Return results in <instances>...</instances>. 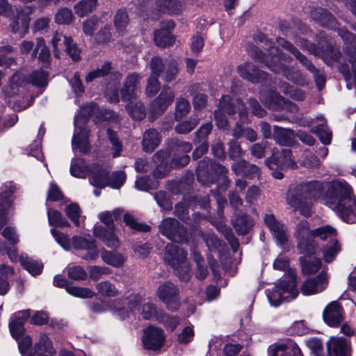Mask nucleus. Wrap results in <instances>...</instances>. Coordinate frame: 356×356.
<instances>
[{"label": "nucleus", "instance_id": "7ed1b4c3", "mask_svg": "<svg viewBox=\"0 0 356 356\" xmlns=\"http://www.w3.org/2000/svg\"><path fill=\"white\" fill-rule=\"evenodd\" d=\"M333 234L334 227L331 225L321 226L311 230L309 222L307 220H301L296 227L294 236L299 252L311 254L318 248L315 238L319 237L325 241Z\"/></svg>", "mask_w": 356, "mask_h": 356}, {"label": "nucleus", "instance_id": "4c0bfd02", "mask_svg": "<svg viewBox=\"0 0 356 356\" xmlns=\"http://www.w3.org/2000/svg\"><path fill=\"white\" fill-rule=\"evenodd\" d=\"M47 217L49 225L55 229L70 227V222L58 210L48 209Z\"/></svg>", "mask_w": 356, "mask_h": 356}, {"label": "nucleus", "instance_id": "c85d7f7f", "mask_svg": "<svg viewBox=\"0 0 356 356\" xmlns=\"http://www.w3.org/2000/svg\"><path fill=\"white\" fill-rule=\"evenodd\" d=\"M166 26L162 27L160 30H157L154 32V42L156 46L159 47H166L173 44L175 39L170 32V29H172L175 26V24L172 21L170 20L167 22Z\"/></svg>", "mask_w": 356, "mask_h": 356}, {"label": "nucleus", "instance_id": "8fccbe9b", "mask_svg": "<svg viewBox=\"0 0 356 356\" xmlns=\"http://www.w3.org/2000/svg\"><path fill=\"white\" fill-rule=\"evenodd\" d=\"M191 110L189 101L182 97H177L175 102V118L176 120H180L186 116Z\"/></svg>", "mask_w": 356, "mask_h": 356}, {"label": "nucleus", "instance_id": "4be33fe9", "mask_svg": "<svg viewBox=\"0 0 356 356\" xmlns=\"http://www.w3.org/2000/svg\"><path fill=\"white\" fill-rule=\"evenodd\" d=\"M231 223L238 236H245L248 234L254 225L252 218L241 211L233 215Z\"/></svg>", "mask_w": 356, "mask_h": 356}, {"label": "nucleus", "instance_id": "4468645a", "mask_svg": "<svg viewBox=\"0 0 356 356\" xmlns=\"http://www.w3.org/2000/svg\"><path fill=\"white\" fill-rule=\"evenodd\" d=\"M175 99V92L168 86H164L160 94L152 102L150 113L154 117L163 114Z\"/></svg>", "mask_w": 356, "mask_h": 356}, {"label": "nucleus", "instance_id": "6ab92c4d", "mask_svg": "<svg viewBox=\"0 0 356 356\" xmlns=\"http://www.w3.org/2000/svg\"><path fill=\"white\" fill-rule=\"evenodd\" d=\"M227 113L229 115L235 113V110L232 104V99L229 95L222 96L220 101L219 108L215 111L216 124L219 129H226L228 126V120L225 115Z\"/></svg>", "mask_w": 356, "mask_h": 356}, {"label": "nucleus", "instance_id": "412c9836", "mask_svg": "<svg viewBox=\"0 0 356 356\" xmlns=\"http://www.w3.org/2000/svg\"><path fill=\"white\" fill-rule=\"evenodd\" d=\"M316 250L311 254L300 252L302 256L300 257L299 262L301 272L303 275L316 274L322 267L321 259L315 256Z\"/></svg>", "mask_w": 356, "mask_h": 356}, {"label": "nucleus", "instance_id": "9b49d317", "mask_svg": "<svg viewBox=\"0 0 356 356\" xmlns=\"http://www.w3.org/2000/svg\"><path fill=\"white\" fill-rule=\"evenodd\" d=\"M295 157H266V165L272 170V176L277 179L284 177L283 170L296 169L298 165Z\"/></svg>", "mask_w": 356, "mask_h": 356}, {"label": "nucleus", "instance_id": "2eb2a0df", "mask_svg": "<svg viewBox=\"0 0 356 356\" xmlns=\"http://www.w3.org/2000/svg\"><path fill=\"white\" fill-rule=\"evenodd\" d=\"M31 315L30 309L19 310L13 314L8 327L12 337L18 341L26 334L25 324Z\"/></svg>", "mask_w": 356, "mask_h": 356}, {"label": "nucleus", "instance_id": "603ef678", "mask_svg": "<svg viewBox=\"0 0 356 356\" xmlns=\"http://www.w3.org/2000/svg\"><path fill=\"white\" fill-rule=\"evenodd\" d=\"M48 74L44 70H36L27 76L26 81L37 87H44L47 84Z\"/></svg>", "mask_w": 356, "mask_h": 356}, {"label": "nucleus", "instance_id": "20e7f679", "mask_svg": "<svg viewBox=\"0 0 356 356\" xmlns=\"http://www.w3.org/2000/svg\"><path fill=\"white\" fill-rule=\"evenodd\" d=\"M100 108L95 103H90L83 106L80 110V117L74 119L75 131L72 139V147L74 154H86L90 149L88 140L89 130L84 125L81 124L83 118L86 121L89 118H93L97 123Z\"/></svg>", "mask_w": 356, "mask_h": 356}, {"label": "nucleus", "instance_id": "69168bd1", "mask_svg": "<svg viewBox=\"0 0 356 356\" xmlns=\"http://www.w3.org/2000/svg\"><path fill=\"white\" fill-rule=\"evenodd\" d=\"M312 17L317 20L323 26H328L332 19V15L327 10L322 8H315L312 12Z\"/></svg>", "mask_w": 356, "mask_h": 356}, {"label": "nucleus", "instance_id": "a878e982", "mask_svg": "<svg viewBox=\"0 0 356 356\" xmlns=\"http://www.w3.org/2000/svg\"><path fill=\"white\" fill-rule=\"evenodd\" d=\"M140 79L141 77L137 73L130 74L126 77L120 91L122 101H131L136 97V88Z\"/></svg>", "mask_w": 356, "mask_h": 356}, {"label": "nucleus", "instance_id": "bf43d9fd", "mask_svg": "<svg viewBox=\"0 0 356 356\" xmlns=\"http://www.w3.org/2000/svg\"><path fill=\"white\" fill-rule=\"evenodd\" d=\"M185 200L188 201V204L192 205V207H199L204 210H207L210 208V198L208 195L203 197L195 195H185Z\"/></svg>", "mask_w": 356, "mask_h": 356}, {"label": "nucleus", "instance_id": "473e14b6", "mask_svg": "<svg viewBox=\"0 0 356 356\" xmlns=\"http://www.w3.org/2000/svg\"><path fill=\"white\" fill-rule=\"evenodd\" d=\"M55 354L56 350L52 346L51 341L46 337L35 344L33 350L28 356H54Z\"/></svg>", "mask_w": 356, "mask_h": 356}, {"label": "nucleus", "instance_id": "f704fd0d", "mask_svg": "<svg viewBox=\"0 0 356 356\" xmlns=\"http://www.w3.org/2000/svg\"><path fill=\"white\" fill-rule=\"evenodd\" d=\"M317 120L320 122L315 127H313L311 129V131L316 134L320 140L325 145H328L331 143L332 133L331 131L327 130L326 126V121L323 118V116H320L317 118Z\"/></svg>", "mask_w": 356, "mask_h": 356}, {"label": "nucleus", "instance_id": "ddd939ff", "mask_svg": "<svg viewBox=\"0 0 356 356\" xmlns=\"http://www.w3.org/2000/svg\"><path fill=\"white\" fill-rule=\"evenodd\" d=\"M327 284V273L325 270H321L315 277L307 278L302 283L300 290L303 296H312L323 291Z\"/></svg>", "mask_w": 356, "mask_h": 356}, {"label": "nucleus", "instance_id": "b1692460", "mask_svg": "<svg viewBox=\"0 0 356 356\" xmlns=\"http://www.w3.org/2000/svg\"><path fill=\"white\" fill-rule=\"evenodd\" d=\"M187 254V252L177 245L168 243L165 246V259L172 267L184 263Z\"/></svg>", "mask_w": 356, "mask_h": 356}, {"label": "nucleus", "instance_id": "2f4dec72", "mask_svg": "<svg viewBox=\"0 0 356 356\" xmlns=\"http://www.w3.org/2000/svg\"><path fill=\"white\" fill-rule=\"evenodd\" d=\"M273 138L281 146L290 147L294 140V132L290 129H284L278 126L273 127Z\"/></svg>", "mask_w": 356, "mask_h": 356}, {"label": "nucleus", "instance_id": "cd10ccee", "mask_svg": "<svg viewBox=\"0 0 356 356\" xmlns=\"http://www.w3.org/2000/svg\"><path fill=\"white\" fill-rule=\"evenodd\" d=\"M259 98L266 106L273 110H281L284 106L286 99L278 92L272 90L261 92Z\"/></svg>", "mask_w": 356, "mask_h": 356}, {"label": "nucleus", "instance_id": "49530a36", "mask_svg": "<svg viewBox=\"0 0 356 356\" xmlns=\"http://www.w3.org/2000/svg\"><path fill=\"white\" fill-rule=\"evenodd\" d=\"M126 109L131 117L134 120H140L146 116L145 107L140 102H130L126 106Z\"/></svg>", "mask_w": 356, "mask_h": 356}, {"label": "nucleus", "instance_id": "a211bd4d", "mask_svg": "<svg viewBox=\"0 0 356 356\" xmlns=\"http://www.w3.org/2000/svg\"><path fill=\"white\" fill-rule=\"evenodd\" d=\"M265 225L272 232L273 237L280 245H284L288 242L285 225L276 219L274 214H266L264 218Z\"/></svg>", "mask_w": 356, "mask_h": 356}, {"label": "nucleus", "instance_id": "aec40b11", "mask_svg": "<svg viewBox=\"0 0 356 356\" xmlns=\"http://www.w3.org/2000/svg\"><path fill=\"white\" fill-rule=\"evenodd\" d=\"M16 186L13 182L5 186V190L0 193V232L8 222V211L10 205V199L15 193Z\"/></svg>", "mask_w": 356, "mask_h": 356}, {"label": "nucleus", "instance_id": "79ce46f5", "mask_svg": "<svg viewBox=\"0 0 356 356\" xmlns=\"http://www.w3.org/2000/svg\"><path fill=\"white\" fill-rule=\"evenodd\" d=\"M129 23L128 13L125 8L118 9L113 17V24L116 31L123 33Z\"/></svg>", "mask_w": 356, "mask_h": 356}, {"label": "nucleus", "instance_id": "9d476101", "mask_svg": "<svg viewBox=\"0 0 356 356\" xmlns=\"http://www.w3.org/2000/svg\"><path fill=\"white\" fill-rule=\"evenodd\" d=\"M166 337L163 329L149 325L143 330L141 338L142 345L145 350L159 351L165 345Z\"/></svg>", "mask_w": 356, "mask_h": 356}, {"label": "nucleus", "instance_id": "de8ad7c7", "mask_svg": "<svg viewBox=\"0 0 356 356\" xmlns=\"http://www.w3.org/2000/svg\"><path fill=\"white\" fill-rule=\"evenodd\" d=\"M335 356H351V343L343 337H335Z\"/></svg>", "mask_w": 356, "mask_h": 356}, {"label": "nucleus", "instance_id": "c03bdc74", "mask_svg": "<svg viewBox=\"0 0 356 356\" xmlns=\"http://www.w3.org/2000/svg\"><path fill=\"white\" fill-rule=\"evenodd\" d=\"M30 19L28 16L13 19L10 24L12 32L18 35L19 38L25 35L29 31Z\"/></svg>", "mask_w": 356, "mask_h": 356}, {"label": "nucleus", "instance_id": "f257e3e1", "mask_svg": "<svg viewBox=\"0 0 356 356\" xmlns=\"http://www.w3.org/2000/svg\"><path fill=\"white\" fill-rule=\"evenodd\" d=\"M321 199L334 210V179L328 184L318 180L302 182L294 188L289 198V204L300 214L312 216V200Z\"/></svg>", "mask_w": 356, "mask_h": 356}, {"label": "nucleus", "instance_id": "864d4df0", "mask_svg": "<svg viewBox=\"0 0 356 356\" xmlns=\"http://www.w3.org/2000/svg\"><path fill=\"white\" fill-rule=\"evenodd\" d=\"M97 5V0H81L74 7L76 15L83 17L90 13Z\"/></svg>", "mask_w": 356, "mask_h": 356}, {"label": "nucleus", "instance_id": "58836bf2", "mask_svg": "<svg viewBox=\"0 0 356 356\" xmlns=\"http://www.w3.org/2000/svg\"><path fill=\"white\" fill-rule=\"evenodd\" d=\"M112 69V63L110 61H106L101 66L89 72L85 81L86 83H90L97 79L104 77L111 72Z\"/></svg>", "mask_w": 356, "mask_h": 356}, {"label": "nucleus", "instance_id": "c9c22d12", "mask_svg": "<svg viewBox=\"0 0 356 356\" xmlns=\"http://www.w3.org/2000/svg\"><path fill=\"white\" fill-rule=\"evenodd\" d=\"M170 157H155V165L153 168V176L155 179H163L171 171L169 163Z\"/></svg>", "mask_w": 356, "mask_h": 356}, {"label": "nucleus", "instance_id": "13d9d810", "mask_svg": "<svg viewBox=\"0 0 356 356\" xmlns=\"http://www.w3.org/2000/svg\"><path fill=\"white\" fill-rule=\"evenodd\" d=\"M136 188L142 191H149V190L156 189L159 184L154 181L149 175H144L136 180Z\"/></svg>", "mask_w": 356, "mask_h": 356}, {"label": "nucleus", "instance_id": "bb28decb", "mask_svg": "<svg viewBox=\"0 0 356 356\" xmlns=\"http://www.w3.org/2000/svg\"><path fill=\"white\" fill-rule=\"evenodd\" d=\"M356 197L351 185L343 179H335V204Z\"/></svg>", "mask_w": 356, "mask_h": 356}, {"label": "nucleus", "instance_id": "052dcab7", "mask_svg": "<svg viewBox=\"0 0 356 356\" xmlns=\"http://www.w3.org/2000/svg\"><path fill=\"white\" fill-rule=\"evenodd\" d=\"M161 311L162 309H158L154 303L147 302L143 305L140 314L144 320L156 319L157 321L159 312Z\"/></svg>", "mask_w": 356, "mask_h": 356}, {"label": "nucleus", "instance_id": "0e129e2a", "mask_svg": "<svg viewBox=\"0 0 356 356\" xmlns=\"http://www.w3.org/2000/svg\"><path fill=\"white\" fill-rule=\"evenodd\" d=\"M74 20V17L72 10L67 8L59 9L55 15V22L58 24L68 25Z\"/></svg>", "mask_w": 356, "mask_h": 356}, {"label": "nucleus", "instance_id": "393cba45", "mask_svg": "<svg viewBox=\"0 0 356 356\" xmlns=\"http://www.w3.org/2000/svg\"><path fill=\"white\" fill-rule=\"evenodd\" d=\"M296 275L293 271H289L276 284V288L282 293H288L293 298H296L299 291L296 289Z\"/></svg>", "mask_w": 356, "mask_h": 356}, {"label": "nucleus", "instance_id": "423d86ee", "mask_svg": "<svg viewBox=\"0 0 356 356\" xmlns=\"http://www.w3.org/2000/svg\"><path fill=\"white\" fill-rule=\"evenodd\" d=\"M99 218L104 226L95 225L93 235L99 239L106 246L116 250L120 247V240L115 234L116 226L110 211L102 212Z\"/></svg>", "mask_w": 356, "mask_h": 356}, {"label": "nucleus", "instance_id": "0eeeda50", "mask_svg": "<svg viewBox=\"0 0 356 356\" xmlns=\"http://www.w3.org/2000/svg\"><path fill=\"white\" fill-rule=\"evenodd\" d=\"M159 229L163 236L174 243L184 244L188 242L186 227L175 218H167L163 220Z\"/></svg>", "mask_w": 356, "mask_h": 356}, {"label": "nucleus", "instance_id": "dca6fc26", "mask_svg": "<svg viewBox=\"0 0 356 356\" xmlns=\"http://www.w3.org/2000/svg\"><path fill=\"white\" fill-rule=\"evenodd\" d=\"M239 76L252 83H259L267 79L268 74L259 70L253 63L245 62L237 67Z\"/></svg>", "mask_w": 356, "mask_h": 356}, {"label": "nucleus", "instance_id": "3c124183", "mask_svg": "<svg viewBox=\"0 0 356 356\" xmlns=\"http://www.w3.org/2000/svg\"><path fill=\"white\" fill-rule=\"evenodd\" d=\"M199 122L200 119L198 118L191 117L188 120L178 123L175 127V131L178 134H187L193 131Z\"/></svg>", "mask_w": 356, "mask_h": 356}, {"label": "nucleus", "instance_id": "680f3d73", "mask_svg": "<svg viewBox=\"0 0 356 356\" xmlns=\"http://www.w3.org/2000/svg\"><path fill=\"white\" fill-rule=\"evenodd\" d=\"M72 246L75 250H87L95 247L96 241L95 239H88L79 236H74L72 238Z\"/></svg>", "mask_w": 356, "mask_h": 356}, {"label": "nucleus", "instance_id": "ea45409f", "mask_svg": "<svg viewBox=\"0 0 356 356\" xmlns=\"http://www.w3.org/2000/svg\"><path fill=\"white\" fill-rule=\"evenodd\" d=\"M168 154L172 153H188L193 146L189 142L181 140L179 138H172L168 141Z\"/></svg>", "mask_w": 356, "mask_h": 356}, {"label": "nucleus", "instance_id": "6e6552de", "mask_svg": "<svg viewBox=\"0 0 356 356\" xmlns=\"http://www.w3.org/2000/svg\"><path fill=\"white\" fill-rule=\"evenodd\" d=\"M276 41L280 46L291 53L308 71L313 74L318 88L320 90H322L325 79L319 70L305 56L300 53L293 44L288 42L286 39L279 37L276 39Z\"/></svg>", "mask_w": 356, "mask_h": 356}, {"label": "nucleus", "instance_id": "a18cd8bd", "mask_svg": "<svg viewBox=\"0 0 356 356\" xmlns=\"http://www.w3.org/2000/svg\"><path fill=\"white\" fill-rule=\"evenodd\" d=\"M123 221L127 227L137 232L147 233L152 229L151 226L145 222H138L137 220L129 213H125L124 215Z\"/></svg>", "mask_w": 356, "mask_h": 356}, {"label": "nucleus", "instance_id": "338daca9", "mask_svg": "<svg viewBox=\"0 0 356 356\" xmlns=\"http://www.w3.org/2000/svg\"><path fill=\"white\" fill-rule=\"evenodd\" d=\"M96 289L99 293L105 297H115L118 294L115 285L109 281H103L97 284Z\"/></svg>", "mask_w": 356, "mask_h": 356}, {"label": "nucleus", "instance_id": "c756f323", "mask_svg": "<svg viewBox=\"0 0 356 356\" xmlns=\"http://www.w3.org/2000/svg\"><path fill=\"white\" fill-rule=\"evenodd\" d=\"M160 143L158 131L154 129L147 130L143 134L142 141L143 150L146 154L152 153Z\"/></svg>", "mask_w": 356, "mask_h": 356}, {"label": "nucleus", "instance_id": "e2e57ef3", "mask_svg": "<svg viewBox=\"0 0 356 356\" xmlns=\"http://www.w3.org/2000/svg\"><path fill=\"white\" fill-rule=\"evenodd\" d=\"M39 50L40 53L38 56V59L43 63L48 62L50 58V51L49 49L46 47L44 40L42 38H37L36 47L32 53V56L35 57L37 55V52Z\"/></svg>", "mask_w": 356, "mask_h": 356}, {"label": "nucleus", "instance_id": "1a4fd4ad", "mask_svg": "<svg viewBox=\"0 0 356 356\" xmlns=\"http://www.w3.org/2000/svg\"><path fill=\"white\" fill-rule=\"evenodd\" d=\"M179 288L170 281H165L161 284L156 291L159 299L171 312H177L179 309Z\"/></svg>", "mask_w": 356, "mask_h": 356}, {"label": "nucleus", "instance_id": "f03ea898", "mask_svg": "<svg viewBox=\"0 0 356 356\" xmlns=\"http://www.w3.org/2000/svg\"><path fill=\"white\" fill-rule=\"evenodd\" d=\"M272 53H275L271 59L264 58L262 52L257 48H253L250 51V56L259 62L264 63L271 71L282 74L286 79L295 83L302 84L303 78L299 71L295 70L293 67H287L284 62H290L291 58L289 56L282 53L277 48H273Z\"/></svg>", "mask_w": 356, "mask_h": 356}, {"label": "nucleus", "instance_id": "5701e85b", "mask_svg": "<svg viewBox=\"0 0 356 356\" xmlns=\"http://www.w3.org/2000/svg\"><path fill=\"white\" fill-rule=\"evenodd\" d=\"M348 54V59L352 65V72L349 66L346 63H340L338 65L339 72L343 75L344 79L347 82V87L350 88L349 81L353 79L355 88L356 89V48L348 47L346 49Z\"/></svg>", "mask_w": 356, "mask_h": 356}, {"label": "nucleus", "instance_id": "f8f14e48", "mask_svg": "<svg viewBox=\"0 0 356 356\" xmlns=\"http://www.w3.org/2000/svg\"><path fill=\"white\" fill-rule=\"evenodd\" d=\"M110 170L111 166L104 162L97 161L91 163L88 173L90 184L97 188L102 189L106 188Z\"/></svg>", "mask_w": 356, "mask_h": 356}, {"label": "nucleus", "instance_id": "39448f33", "mask_svg": "<svg viewBox=\"0 0 356 356\" xmlns=\"http://www.w3.org/2000/svg\"><path fill=\"white\" fill-rule=\"evenodd\" d=\"M204 157L197 162L195 172L197 180L203 185L216 184L219 191H225L230 183L227 176L228 170L219 163H211Z\"/></svg>", "mask_w": 356, "mask_h": 356}, {"label": "nucleus", "instance_id": "09e8293b", "mask_svg": "<svg viewBox=\"0 0 356 356\" xmlns=\"http://www.w3.org/2000/svg\"><path fill=\"white\" fill-rule=\"evenodd\" d=\"M157 321L162 323L167 330L174 332L179 324V318L177 316L169 315L162 310L161 312H159Z\"/></svg>", "mask_w": 356, "mask_h": 356}, {"label": "nucleus", "instance_id": "f3484780", "mask_svg": "<svg viewBox=\"0 0 356 356\" xmlns=\"http://www.w3.org/2000/svg\"><path fill=\"white\" fill-rule=\"evenodd\" d=\"M335 214L344 222L356 223V197L337 202L335 204Z\"/></svg>", "mask_w": 356, "mask_h": 356}, {"label": "nucleus", "instance_id": "e433bc0d", "mask_svg": "<svg viewBox=\"0 0 356 356\" xmlns=\"http://www.w3.org/2000/svg\"><path fill=\"white\" fill-rule=\"evenodd\" d=\"M156 5L159 10L170 14H178L182 10V0H156Z\"/></svg>", "mask_w": 356, "mask_h": 356}, {"label": "nucleus", "instance_id": "37998d69", "mask_svg": "<svg viewBox=\"0 0 356 356\" xmlns=\"http://www.w3.org/2000/svg\"><path fill=\"white\" fill-rule=\"evenodd\" d=\"M19 261L23 268L33 276L40 275L43 270V264L40 261L33 260L29 257H20Z\"/></svg>", "mask_w": 356, "mask_h": 356}, {"label": "nucleus", "instance_id": "72a5a7b5", "mask_svg": "<svg viewBox=\"0 0 356 356\" xmlns=\"http://www.w3.org/2000/svg\"><path fill=\"white\" fill-rule=\"evenodd\" d=\"M102 261L107 265L115 268L122 266L125 262V258L122 254L116 251H109L102 248L100 250Z\"/></svg>", "mask_w": 356, "mask_h": 356}, {"label": "nucleus", "instance_id": "5fc2aeb1", "mask_svg": "<svg viewBox=\"0 0 356 356\" xmlns=\"http://www.w3.org/2000/svg\"><path fill=\"white\" fill-rule=\"evenodd\" d=\"M155 157H138L134 163L136 172L140 173L147 172L155 165Z\"/></svg>", "mask_w": 356, "mask_h": 356}, {"label": "nucleus", "instance_id": "774afa93", "mask_svg": "<svg viewBox=\"0 0 356 356\" xmlns=\"http://www.w3.org/2000/svg\"><path fill=\"white\" fill-rule=\"evenodd\" d=\"M284 345L286 348L283 350L282 353H281L280 356H303L297 343L291 339H288L284 341Z\"/></svg>", "mask_w": 356, "mask_h": 356}, {"label": "nucleus", "instance_id": "4d7b16f0", "mask_svg": "<svg viewBox=\"0 0 356 356\" xmlns=\"http://www.w3.org/2000/svg\"><path fill=\"white\" fill-rule=\"evenodd\" d=\"M280 88L284 95L295 100L302 101L305 98V93L302 90L296 88L287 83H281Z\"/></svg>", "mask_w": 356, "mask_h": 356}, {"label": "nucleus", "instance_id": "6e6d98bb", "mask_svg": "<svg viewBox=\"0 0 356 356\" xmlns=\"http://www.w3.org/2000/svg\"><path fill=\"white\" fill-rule=\"evenodd\" d=\"M65 212L66 216L76 227L80 226L79 218L81 213V209L76 202H72L67 204L65 208Z\"/></svg>", "mask_w": 356, "mask_h": 356}, {"label": "nucleus", "instance_id": "7c9ffc66", "mask_svg": "<svg viewBox=\"0 0 356 356\" xmlns=\"http://www.w3.org/2000/svg\"><path fill=\"white\" fill-rule=\"evenodd\" d=\"M90 168V163L84 157H72L70 171L72 176L81 178L89 173Z\"/></svg>", "mask_w": 356, "mask_h": 356}, {"label": "nucleus", "instance_id": "a19ab883", "mask_svg": "<svg viewBox=\"0 0 356 356\" xmlns=\"http://www.w3.org/2000/svg\"><path fill=\"white\" fill-rule=\"evenodd\" d=\"M127 180V174L124 170H115L112 173L109 172L106 187L108 186L113 189H120Z\"/></svg>", "mask_w": 356, "mask_h": 356}]
</instances>
